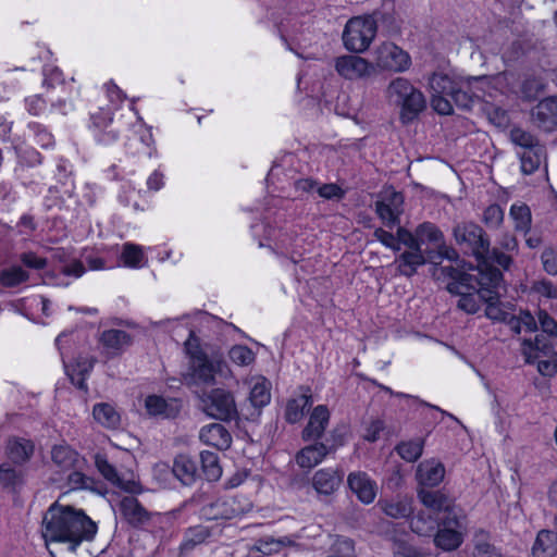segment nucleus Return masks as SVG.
<instances>
[{"instance_id": "obj_29", "label": "nucleus", "mask_w": 557, "mask_h": 557, "mask_svg": "<svg viewBox=\"0 0 557 557\" xmlns=\"http://www.w3.org/2000/svg\"><path fill=\"white\" fill-rule=\"evenodd\" d=\"M146 409L151 416L163 418H175L181 411V400L176 398L165 399L158 395H150L145 401Z\"/></svg>"}, {"instance_id": "obj_34", "label": "nucleus", "mask_w": 557, "mask_h": 557, "mask_svg": "<svg viewBox=\"0 0 557 557\" xmlns=\"http://www.w3.org/2000/svg\"><path fill=\"white\" fill-rule=\"evenodd\" d=\"M312 404V395L307 393L289 398L285 407V420L290 424L299 422Z\"/></svg>"}, {"instance_id": "obj_30", "label": "nucleus", "mask_w": 557, "mask_h": 557, "mask_svg": "<svg viewBox=\"0 0 557 557\" xmlns=\"http://www.w3.org/2000/svg\"><path fill=\"white\" fill-rule=\"evenodd\" d=\"M445 476V467L435 459L421 462L417 469V479L421 485L426 487L437 486Z\"/></svg>"}, {"instance_id": "obj_14", "label": "nucleus", "mask_w": 557, "mask_h": 557, "mask_svg": "<svg viewBox=\"0 0 557 557\" xmlns=\"http://www.w3.org/2000/svg\"><path fill=\"white\" fill-rule=\"evenodd\" d=\"M336 72L346 79H359L371 76L374 65L359 55H342L335 59Z\"/></svg>"}, {"instance_id": "obj_56", "label": "nucleus", "mask_w": 557, "mask_h": 557, "mask_svg": "<svg viewBox=\"0 0 557 557\" xmlns=\"http://www.w3.org/2000/svg\"><path fill=\"white\" fill-rule=\"evenodd\" d=\"M90 121L92 132L99 128H108L113 122L112 113L109 109L100 108L97 112L90 115Z\"/></svg>"}, {"instance_id": "obj_18", "label": "nucleus", "mask_w": 557, "mask_h": 557, "mask_svg": "<svg viewBox=\"0 0 557 557\" xmlns=\"http://www.w3.org/2000/svg\"><path fill=\"white\" fill-rule=\"evenodd\" d=\"M27 470L25 467L9 461L0 463V487L11 494H18L26 484Z\"/></svg>"}, {"instance_id": "obj_59", "label": "nucleus", "mask_w": 557, "mask_h": 557, "mask_svg": "<svg viewBox=\"0 0 557 557\" xmlns=\"http://www.w3.org/2000/svg\"><path fill=\"white\" fill-rule=\"evenodd\" d=\"M523 354L525 356V361L528 363H533L539 359V351H541L545 345L542 343V339L536 336L534 342L524 341L523 342Z\"/></svg>"}, {"instance_id": "obj_5", "label": "nucleus", "mask_w": 557, "mask_h": 557, "mask_svg": "<svg viewBox=\"0 0 557 557\" xmlns=\"http://www.w3.org/2000/svg\"><path fill=\"white\" fill-rule=\"evenodd\" d=\"M185 349L190 357L189 375L191 380L195 383L213 384L215 374L221 373L226 367L225 361L220 358L210 359L200 348L193 332L185 342Z\"/></svg>"}, {"instance_id": "obj_32", "label": "nucleus", "mask_w": 557, "mask_h": 557, "mask_svg": "<svg viewBox=\"0 0 557 557\" xmlns=\"http://www.w3.org/2000/svg\"><path fill=\"white\" fill-rule=\"evenodd\" d=\"M531 554L533 557L557 556V532L547 529L540 530L532 545Z\"/></svg>"}, {"instance_id": "obj_25", "label": "nucleus", "mask_w": 557, "mask_h": 557, "mask_svg": "<svg viewBox=\"0 0 557 557\" xmlns=\"http://www.w3.org/2000/svg\"><path fill=\"white\" fill-rule=\"evenodd\" d=\"M426 256L423 253L422 248H412L401 252L396 259L395 264L397 272L406 277H411L417 274L418 269L426 263Z\"/></svg>"}, {"instance_id": "obj_53", "label": "nucleus", "mask_w": 557, "mask_h": 557, "mask_svg": "<svg viewBox=\"0 0 557 557\" xmlns=\"http://www.w3.org/2000/svg\"><path fill=\"white\" fill-rule=\"evenodd\" d=\"M67 475V485L71 490H94L95 480L82 472V469H72Z\"/></svg>"}, {"instance_id": "obj_46", "label": "nucleus", "mask_w": 557, "mask_h": 557, "mask_svg": "<svg viewBox=\"0 0 557 557\" xmlns=\"http://www.w3.org/2000/svg\"><path fill=\"white\" fill-rule=\"evenodd\" d=\"M283 541L272 536H264L255 542L250 552L260 553L262 556H270L278 553L283 547Z\"/></svg>"}, {"instance_id": "obj_38", "label": "nucleus", "mask_w": 557, "mask_h": 557, "mask_svg": "<svg viewBox=\"0 0 557 557\" xmlns=\"http://www.w3.org/2000/svg\"><path fill=\"white\" fill-rule=\"evenodd\" d=\"M409 524L413 533L420 536H431L436 530L438 518H434L425 511H419L411 517Z\"/></svg>"}, {"instance_id": "obj_15", "label": "nucleus", "mask_w": 557, "mask_h": 557, "mask_svg": "<svg viewBox=\"0 0 557 557\" xmlns=\"http://www.w3.org/2000/svg\"><path fill=\"white\" fill-rule=\"evenodd\" d=\"M418 498L425 508L434 513L442 515L441 517H447L450 512L459 513L461 511L456 507L454 499L441 491L421 487L418 491Z\"/></svg>"}, {"instance_id": "obj_1", "label": "nucleus", "mask_w": 557, "mask_h": 557, "mask_svg": "<svg viewBox=\"0 0 557 557\" xmlns=\"http://www.w3.org/2000/svg\"><path fill=\"white\" fill-rule=\"evenodd\" d=\"M96 523L82 510L52 504L42 518L41 533L53 557L72 555L84 541L94 539Z\"/></svg>"}, {"instance_id": "obj_62", "label": "nucleus", "mask_w": 557, "mask_h": 557, "mask_svg": "<svg viewBox=\"0 0 557 557\" xmlns=\"http://www.w3.org/2000/svg\"><path fill=\"white\" fill-rule=\"evenodd\" d=\"M544 270L549 275H557V252L552 247L544 249L541 256Z\"/></svg>"}, {"instance_id": "obj_33", "label": "nucleus", "mask_w": 557, "mask_h": 557, "mask_svg": "<svg viewBox=\"0 0 557 557\" xmlns=\"http://www.w3.org/2000/svg\"><path fill=\"white\" fill-rule=\"evenodd\" d=\"M271 382L264 376L250 380L249 401L255 409L260 410L271 401Z\"/></svg>"}, {"instance_id": "obj_10", "label": "nucleus", "mask_w": 557, "mask_h": 557, "mask_svg": "<svg viewBox=\"0 0 557 557\" xmlns=\"http://www.w3.org/2000/svg\"><path fill=\"white\" fill-rule=\"evenodd\" d=\"M251 510V504L237 497H221L205 504L200 517L206 520H231Z\"/></svg>"}, {"instance_id": "obj_3", "label": "nucleus", "mask_w": 557, "mask_h": 557, "mask_svg": "<svg viewBox=\"0 0 557 557\" xmlns=\"http://www.w3.org/2000/svg\"><path fill=\"white\" fill-rule=\"evenodd\" d=\"M454 239L459 250L468 257H472L478 262V271L486 268H496L509 270L512 264V258L498 248L491 247V238L486 231L475 222L462 221L453 228Z\"/></svg>"}, {"instance_id": "obj_44", "label": "nucleus", "mask_w": 557, "mask_h": 557, "mask_svg": "<svg viewBox=\"0 0 557 557\" xmlns=\"http://www.w3.org/2000/svg\"><path fill=\"white\" fill-rule=\"evenodd\" d=\"M29 274L20 265H12L0 272V284L3 287H16L27 282Z\"/></svg>"}, {"instance_id": "obj_21", "label": "nucleus", "mask_w": 557, "mask_h": 557, "mask_svg": "<svg viewBox=\"0 0 557 557\" xmlns=\"http://www.w3.org/2000/svg\"><path fill=\"white\" fill-rule=\"evenodd\" d=\"M34 451V442L24 437L12 436L5 445L7 461L22 467L32 459Z\"/></svg>"}, {"instance_id": "obj_52", "label": "nucleus", "mask_w": 557, "mask_h": 557, "mask_svg": "<svg viewBox=\"0 0 557 557\" xmlns=\"http://www.w3.org/2000/svg\"><path fill=\"white\" fill-rule=\"evenodd\" d=\"M28 128L33 133L34 141L41 148H50L54 145L53 135L44 125L33 122L28 124Z\"/></svg>"}, {"instance_id": "obj_22", "label": "nucleus", "mask_w": 557, "mask_h": 557, "mask_svg": "<svg viewBox=\"0 0 557 557\" xmlns=\"http://www.w3.org/2000/svg\"><path fill=\"white\" fill-rule=\"evenodd\" d=\"M347 484L361 503L369 505L375 499L376 485L366 472H350Z\"/></svg>"}, {"instance_id": "obj_58", "label": "nucleus", "mask_w": 557, "mask_h": 557, "mask_svg": "<svg viewBox=\"0 0 557 557\" xmlns=\"http://www.w3.org/2000/svg\"><path fill=\"white\" fill-rule=\"evenodd\" d=\"M431 106L441 115H450L454 111L449 96L432 95Z\"/></svg>"}, {"instance_id": "obj_36", "label": "nucleus", "mask_w": 557, "mask_h": 557, "mask_svg": "<svg viewBox=\"0 0 557 557\" xmlns=\"http://www.w3.org/2000/svg\"><path fill=\"white\" fill-rule=\"evenodd\" d=\"M154 143L152 133L148 128L139 127L134 137L128 138L125 146L128 153L151 156V145Z\"/></svg>"}, {"instance_id": "obj_48", "label": "nucleus", "mask_w": 557, "mask_h": 557, "mask_svg": "<svg viewBox=\"0 0 557 557\" xmlns=\"http://www.w3.org/2000/svg\"><path fill=\"white\" fill-rule=\"evenodd\" d=\"M384 513L394 519L407 518L412 513L411 505L405 500H391L382 504Z\"/></svg>"}, {"instance_id": "obj_19", "label": "nucleus", "mask_w": 557, "mask_h": 557, "mask_svg": "<svg viewBox=\"0 0 557 557\" xmlns=\"http://www.w3.org/2000/svg\"><path fill=\"white\" fill-rule=\"evenodd\" d=\"M331 413L325 405H318L309 414V420L301 431L305 442L319 441L330 423Z\"/></svg>"}, {"instance_id": "obj_41", "label": "nucleus", "mask_w": 557, "mask_h": 557, "mask_svg": "<svg viewBox=\"0 0 557 557\" xmlns=\"http://www.w3.org/2000/svg\"><path fill=\"white\" fill-rule=\"evenodd\" d=\"M424 448V440L423 438H413L409 441L400 442L396 445L395 450L399 455L401 459L407 462L417 461Z\"/></svg>"}, {"instance_id": "obj_31", "label": "nucleus", "mask_w": 557, "mask_h": 557, "mask_svg": "<svg viewBox=\"0 0 557 557\" xmlns=\"http://www.w3.org/2000/svg\"><path fill=\"white\" fill-rule=\"evenodd\" d=\"M99 341L109 355L116 356L132 344V336L126 331L110 329L101 333Z\"/></svg>"}, {"instance_id": "obj_42", "label": "nucleus", "mask_w": 557, "mask_h": 557, "mask_svg": "<svg viewBox=\"0 0 557 557\" xmlns=\"http://www.w3.org/2000/svg\"><path fill=\"white\" fill-rule=\"evenodd\" d=\"M509 214L515 222V230L517 232H521L524 235L530 232L532 224V215L531 210L527 205L513 203L510 207Z\"/></svg>"}, {"instance_id": "obj_64", "label": "nucleus", "mask_w": 557, "mask_h": 557, "mask_svg": "<svg viewBox=\"0 0 557 557\" xmlns=\"http://www.w3.org/2000/svg\"><path fill=\"white\" fill-rule=\"evenodd\" d=\"M539 323L544 333L557 336V322L546 311L539 310L537 313Z\"/></svg>"}, {"instance_id": "obj_9", "label": "nucleus", "mask_w": 557, "mask_h": 557, "mask_svg": "<svg viewBox=\"0 0 557 557\" xmlns=\"http://www.w3.org/2000/svg\"><path fill=\"white\" fill-rule=\"evenodd\" d=\"M72 335L73 331H63L57 336L54 344L60 352L65 372L72 384L75 385L78 389L87 392L88 386L86 380L89 376L94 364L87 359H78L75 363L71 364L65 361L66 348L71 342Z\"/></svg>"}, {"instance_id": "obj_40", "label": "nucleus", "mask_w": 557, "mask_h": 557, "mask_svg": "<svg viewBox=\"0 0 557 557\" xmlns=\"http://www.w3.org/2000/svg\"><path fill=\"white\" fill-rule=\"evenodd\" d=\"M201 470L205 478L214 482L222 475V468L219 462V456L214 451L203 450L200 453Z\"/></svg>"}, {"instance_id": "obj_6", "label": "nucleus", "mask_w": 557, "mask_h": 557, "mask_svg": "<svg viewBox=\"0 0 557 557\" xmlns=\"http://www.w3.org/2000/svg\"><path fill=\"white\" fill-rule=\"evenodd\" d=\"M467 534L466 516L450 512L447 517H438V524L433 534L434 545L443 552L458 549Z\"/></svg>"}, {"instance_id": "obj_51", "label": "nucleus", "mask_w": 557, "mask_h": 557, "mask_svg": "<svg viewBox=\"0 0 557 557\" xmlns=\"http://www.w3.org/2000/svg\"><path fill=\"white\" fill-rule=\"evenodd\" d=\"M504 210L497 203L490 205L483 212L482 221L492 230H497L504 222Z\"/></svg>"}, {"instance_id": "obj_23", "label": "nucleus", "mask_w": 557, "mask_h": 557, "mask_svg": "<svg viewBox=\"0 0 557 557\" xmlns=\"http://www.w3.org/2000/svg\"><path fill=\"white\" fill-rule=\"evenodd\" d=\"M51 459L53 465L63 472L83 469L86 463L85 458L66 444L54 445L51 449Z\"/></svg>"}, {"instance_id": "obj_11", "label": "nucleus", "mask_w": 557, "mask_h": 557, "mask_svg": "<svg viewBox=\"0 0 557 557\" xmlns=\"http://www.w3.org/2000/svg\"><path fill=\"white\" fill-rule=\"evenodd\" d=\"M345 472L339 467H327L317 470L311 480V486L315 492L318 500L331 504L334 495L339 491Z\"/></svg>"}, {"instance_id": "obj_37", "label": "nucleus", "mask_w": 557, "mask_h": 557, "mask_svg": "<svg viewBox=\"0 0 557 557\" xmlns=\"http://www.w3.org/2000/svg\"><path fill=\"white\" fill-rule=\"evenodd\" d=\"M520 162H521V171L522 173L530 175L539 170L542 160L546 156V150L543 145L537 147L522 150L518 152Z\"/></svg>"}, {"instance_id": "obj_39", "label": "nucleus", "mask_w": 557, "mask_h": 557, "mask_svg": "<svg viewBox=\"0 0 557 557\" xmlns=\"http://www.w3.org/2000/svg\"><path fill=\"white\" fill-rule=\"evenodd\" d=\"M472 557H500L497 548L490 543V533L483 529L473 534Z\"/></svg>"}, {"instance_id": "obj_43", "label": "nucleus", "mask_w": 557, "mask_h": 557, "mask_svg": "<svg viewBox=\"0 0 557 557\" xmlns=\"http://www.w3.org/2000/svg\"><path fill=\"white\" fill-rule=\"evenodd\" d=\"M459 83L444 73H433L429 79L432 95L450 96Z\"/></svg>"}, {"instance_id": "obj_47", "label": "nucleus", "mask_w": 557, "mask_h": 557, "mask_svg": "<svg viewBox=\"0 0 557 557\" xmlns=\"http://www.w3.org/2000/svg\"><path fill=\"white\" fill-rule=\"evenodd\" d=\"M510 140L522 150L542 145L537 137L520 127H513L510 131Z\"/></svg>"}, {"instance_id": "obj_2", "label": "nucleus", "mask_w": 557, "mask_h": 557, "mask_svg": "<svg viewBox=\"0 0 557 557\" xmlns=\"http://www.w3.org/2000/svg\"><path fill=\"white\" fill-rule=\"evenodd\" d=\"M438 278L446 282V289L458 295L457 307L469 314L476 313L482 302L493 307L498 302V288L503 283V273L498 268H486L473 275L453 265L437 269Z\"/></svg>"}, {"instance_id": "obj_49", "label": "nucleus", "mask_w": 557, "mask_h": 557, "mask_svg": "<svg viewBox=\"0 0 557 557\" xmlns=\"http://www.w3.org/2000/svg\"><path fill=\"white\" fill-rule=\"evenodd\" d=\"M228 357L237 366L245 367L249 366L255 361L253 351L244 345H235L228 351Z\"/></svg>"}, {"instance_id": "obj_4", "label": "nucleus", "mask_w": 557, "mask_h": 557, "mask_svg": "<svg viewBox=\"0 0 557 557\" xmlns=\"http://www.w3.org/2000/svg\"><path fill=\"white\" fill-rule=\"evenodd\" d=\"M385 98L391 106L399 109V120L405 125L413 122L426 108L423 92L401 76L388 83Z\"/></svg>"}, {"instance_id": "obj_61", "label": "nucleus", "mask_w": 557, "mask_h": 557, "mask_svg": "<svg viewBox=\"0 0 557 557\" xmlns=\"http://www.w3.org/2000/svg\"><path fill=\"white\" fill-rule=\"evenodd\" d=\"M385 424L381 419H372L366 426L363 440L374 443L380 438L381 432L384 430Z\"/></svg>"}, {"instance_id": "obj_8", "label": "nucleus", "mask_w": 557, "mask_h": 557, "mask_svg": "<svg viewBox=\"0 0 557 557\" xmlns=\"http://www.w3.org/2000/svg\"><path fill=\"white\" fill-rule=\"evenodd\" d=\"M200 400L203 412L213 419L231 422L238 418L235 397L225 388H212L203 393Z\"/></svg>"}, {"instance_id": "obj_54", "label": "nucleus", "mask_w": 557, "mask_h": 557, "mask_svg": "<svg viewBox=\"0 0 557 557\" xmlns=\"http://www.w3.org/2000/svg\"><path fill=\"white\" fill-rule=\"evenodd\" d=\"M331 556L356 557L354 541L344 536L337 537L333 545V554Z\"/></svg>"}, {"instance_id": "obj_63", "label": "nucleus", "mask_w": 557, "mask_h": 557, "mask_svg": "<svg viewBox=\"0 0 557 557\" xmlns=\"http://www.w3.org/2000/svg\"><path fill=\"white\" fill-rule=\"evenodd\" d=\"M376 240H379L382 245H384L386 248H389L394 251H399L400 246L397 243L396 235L392 234L391 232L379 227L373 233Z\"/></svg>"}, {"instance_id": "obj_7", "label": "nucleus", "mask_w": 557, "mask_h": 557, "mask_svg": "<svg viewBox=\"0 0 557 557\" xmlns=\"http://www.w3.org/2000/svg\"><path fill=\"white\" fill-rule=\"evenodd\" d=\"M377 24L373 16H355L345 25L343 42L347 50L356 53L364 52L373 41Z\"/></svg>"}, {"instance_id": "obj_27", "label": "nucleus", "mask_w": 557, "mask_h": 557, "mask_svg": "<svg viewBox=\"0 0 557 557\" xmlns=\"http://www.w3.org/2000/svg\"><path fill=\"white\" fill-rule=\"evenodd\" d=\"M172 472L174 476L186 486L193 485L199 478L196 460L185 454H181L175 457Z\"/></svg>"}, {"instance_id": "obj_24", "label": "nucleus", "mask_w": 557, "mask_h": 557, "mask_svg": "<svg viewBox=\"0 0 557 557\" xmlns=\"http://www.w3.org/2000/svg\"><path fill=\"white\" fill-rule=\"evenodd\" d=\"M533 121L546 132L557 127V98H546L532 110Z\"/></svg>"}, {"instance_id": "obj_50", "label": "nucleus", "mask_w": 557, "mask_h": 557, "mask_svg": "<svg viewBox=\"0 0 557 557\" xmlns=\"http://www.w3.org/2000/svg\"><path fill=\"white\" fill-rule=\"evenodd\" d=\"M124 264L129 268H139L144 259V253L139 246L135 244H125L121 255Z\"/></svg>"}, {"instance_id": "obj_28", "label": "nucleus", "mask_w": 557, "mask_h": 557, "mask_svg": "<svg viewBox=\"0 0 557 557\" xmlns=\"http://www.w3.org/2000/svg\"><path fill=\"white\" fill-rule=\"evenodd\" d=\"M212 535L213 529L208 525L199 524L186 529L180 544V555L186 556L197 546L207 543Z\"/></svg>"}, {"instance_id": "obj_45", "label": "nucleus", "mask_w": 557, "mask_h": 557, "mask_svg": "<svg viewBox=\"0 0 557 557\" xmlns=\"http://www.w3.org/2000/svg\"><path fill=\"white\" fill-rule=\"evenodd\" d=\"M417 236L419 238V246L422 248V244L425 242L440 244L443 242V233L441 230L431 222H424L416 228Z\"/></svg>"}, {"instance_id": "obj_17", "label": "nucleus", "mask_w": 557, "mask_h": 557, "mask_svg": "<svg viewBox=\"0 0 557 557\" xmlns=\"http://www.w3.org/2000/svg\"><path fill=\"white\" fill-rule=\"evenodd\" d=\"M119 511L122 518L134 528H144L152 518V512L148 511L134 496L123 497L119 503Z\"/></svg>"}, {"instance_id": "obj_35", "label": "nucleus", "mask_w": 557, "mask_h": 557, "mask_svg": "<svg viewBox=\"0 0 557 557\" xmlns=\"http://www.w3.org/2000/svg\"><path fill=\"white\" fill-rule=\"evenodd\" d=\"M94 419L103 428L116 430L121 426V414L114 405L109 403H98L92 408Z\"/></svg>"}, {"instance_id": "obj_20", "label": "nucleus", "mask_w": 557, "mask_h": 557, "mask_svg": "<svg viewBox=\"0 0 557 557\" xmlns=\"http://www.w3.org/2000/svg\"><path fill=\"white\" fill-rule=\"evenodd\" d=\"M95 466L99 473L112 485L131 494L140 493L139 483L133 480H123L115 467L109 462L106 455L97 454L95 456Z\"/></svg>"}, {"instance_id": "obj_55", "label": "nucleus", "mask_w": 557, "mask_h": 557, "mask_svg": "<svg viewBox=\"0 0 557 557\" xmlns=\"http://www.w3.org/2000/svg\"><path fill=\"white\" fill-rule=\"evenodd\" d=\"M317 193L321 198L327 200H341L345 197V190L335 183H327L318 186Z\"/></svg>"}, {"instance_id": "obj_13", "label": "nucleus", "mask_w": 557, "mask_h": 557, "mask_svg": "<svg viewBox=\"0 0 557 557\" xmlns=\"http://www.w3.org/2000/svg\"><path fill=\"white\" fill-rule=\"evenodd\" d=\"M376 65L396 73L405 72L411 64L410 55L393 42H383L374 51Z\"/></svg>"}, {"instance_id": "obj_26", "label": "nucleus", "mask_w": 557, "mask_h": 557, "mask_svg": "<svg viewBox=\"0 0 557 557\" xmlns=\"http://www.w3.org/2000/svg\"><path fill=\"white\" fill-rule=\"evenodd\" d=\"M200 441L218 449H227L232 444V436L227 429L220 423L203 425L199 432Z\"/></svg>"}, {"instance_id": "obj_60", "label": "nucleus", "mask_w": 557, "mask_h": 557, "mask_svg": "<svg viewBox=\"0 0 557 557\" xmlns=\"http://www.w3.org/2000/svg\"><path fill=\"white\" fill-rule=\"evenodd\" d=\"M397 232H396V239L398 245L400 244L405 245L408 249L418 248L419 246V238L417 236V231L414 233L408 231L407 228L397 225Z\"/></svg>"}, {"instance_id": "obj_12", "label": "nucleus", "mask_w": 557, "mask_h": 557, "mask_svg": "<svg viewBox=\"0 0 557 557\" xmlns=\"http://www.w3.org/2000/svg\"><path fill=\"white\" fill-rule=\"evenodd\" d=\"M375 212L388 228L400 224L404 213V196L393 187L384 189L375 202Z\"/></svg>"}, {"instance_id": "obj_16", "label": "nucleus", "mask_w": 557, "mask_h": 557, "mask_svg": "<svg viewBox=\"0 0 557 557\" xmlns=\"http://www.w3.org/2000/svg\"><path fill=\"white\" fill-rule=\"evenodd\" d=\"M336 445L314 441L313 444L301 448L295 457L296 463L301 469H312L320 465L329 455L335 454Z\"/></svg>"}, {"instance_id": "obj_57", "label": "nucleus", "mask_w": 557, "mask_h": 557, "mask_svg": "<svg viewBox=\"0 0 557 557\" xmlns=\"http://www.w3.org/2000/svg\"><path fill=\"white\" fill-rule=\"evenodd\" d=\"M453 103L456 104L460 109L469 110L473 104V97L467 90H463L458 84L451 95L449 96Z\"/></svg>"}]
</instances>
